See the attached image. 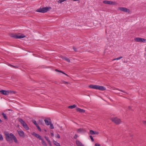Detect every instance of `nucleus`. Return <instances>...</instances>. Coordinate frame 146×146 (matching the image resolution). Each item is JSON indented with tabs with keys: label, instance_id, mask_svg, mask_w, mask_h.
I'll return each instance as SVG.
<instances>
[{
	"label": "nucleus",
	"instance_id": "14",
	"mask_svg": "<svg viewBox=\"0 0 146 146\" xmlns=\"http://www.w3.org/2000/svg\"><path fill=\"white\" fill-rule=\"evenodd\" d=\"M76 110L77 111H78L81 113H84L85 112V110H84L80 109L78 108H76Z\"/></svg>",
	"mask_w": 146,
	"mask_h": 146
},
{
	"label": "nucleus",
	"instance_id": "44",
	"mask_svg": "<svg viewBox=\"0 0 146 146\" xmlns=\"http://www.w3.org/2000/svg\"><path fill=\"white\" fill-rule=\"evenodd\" d=\"M11 67H13L15 68H16V66H13V65H11Z\"/></svg>",
	"mask_w": 146,
	"mask_h": 146
},
{
	"label": "nucleus",
	"instance_id": "7",
	"mask_svg": "<svg viewBox=\"0 0 146 146\" xmlns=\"http://www.w3.org/2000/svg\"><path fill=\"white\" fill-rule=\"evenodd\" d=\"M112 121L116 124H118L121 123V120L117 117H113L111 119Z\"/></svg>",
	"mask_w": 146,
	"mask_h": 146
},
{
	"label": "nucleus",
	"instance_id": "30",
	"mask_svg": "<svg viewBox=\"0 0 146 146\" xmlns=\"http://www.w3.org/2000/svg\"><path fill=\"white\" fill-rule=\"evenodd\" d=\"M33 122L34 123V124H35V125L36 126L37 125L38 126V124L36 122V121L35 120H33Z\"/></svg>",
	"mask_w": 146,
	"mask_h": 146
},
{
	"label": "nucleus",
	"instance_id": "23",
	"mask_svg": "<svg viewBox=\"0 0 146 146\" xmlns=\"http://www.w3.org/2000/svg\"><path fill=\"white\" fill-rule=\"evenodd\" d=\"M90 133L92 135H94V131L92 130H90Z\"/></svg>",
	"mask_w": 146,
	"mask_h": 146
},
{
	"label": "nucleus",
	"instance_id": "10",
	"mask_svg": "<svg viewBox=\"0 0 146 146\" xmlns=\"http://www.w3.org/2000/svg\"><path fill=\"white\" fill-rule=\"evenodd\" d=\"M44 121L45 124L47 125H49L51 123V119L50 118L45 119L44 120Z\"/></svg>",
	"mask_w": 146,
	"mask_h": 146
},
{
	"label": "nucleus",
	"instance_id": "17",
	"mask_svg": "<svg viewBox=\"0 0 146 146\" xmlns=\"http://www.w3.org/2000/svg\"><path fill=\"white\" fill-rule=\"evenodd\" d=\"M40 140H42V144L44 146H47V144L45 142V141H44V140L42 138H41V139Z\"/></svg>",
	"mask_w": 146,
	"mask_h": 146
},
{
	"label": "nucleus",
	"instance_id": "6",
	"mask_svg": "<svg viewBox=\"0 0 146 146\" xmlns=\"http://www.w3.org/2000/svg\"><path fill=\"white\" fill-rule=\"evenodd\" d=\"M103 3L105 4L113 5H116L117 4V3L113 1H103Z\"/></svg>",
	"mask_w": 146,
	"mask_h": 146
},
{
	"label": "nucleus",
	"instance_id": "33",
	"mask_svg": "<svg viewBox=\"0 0 146 146\" xmlns=\"http://www.w3.org/2000/svg\"><path fill=\"white\" fill-rule=\"evenodd\" d=\"M62 83H63L64 84H68L69 83L68 82H66V81H62Z\"/></svg>",
	"mask_w": 146,
	"mask_h": 146
},
{
	"label": "nucleus",
	"instance_id": "45",
	"mask_svg": "<svg viewBox=\"0 0 146 146\" xmlns=\"http://www.w3.org/2000/svg\"><path fill=\"white\" fill-rule=\"evenodd\" d=\"M36 127H37L38 129V128H39L40 127L38 125V126L37 125L36 126Z\"/></svg>",
	"mask_w": 146,
	"mask_h": 146
},
{
	"label": "nucleus",
	"instance_id": "34",
	"mask_svg": "<svg viewBox=\"0 0 146 146\" xmlns=\"http://www.w3.org/2000/svg\"><path fill=\"white\" fill-rule=\"evenodd\" d=\"M122 58H123V57L122 56H120L119 57H118L117 58H116V60H119V59Z\"/></svg>",
	"mask_w": 146,
	"mask_h": 146
},
{
	"label": "nucleus",
	"instance_id": "31",
	"mask_svg": "<svg viewBox=\"0 0 146 146\" xmlns=\"http://www.w3.org/2000/svg\"><path fill=\"white\" fill-rule=\"evenodd\" d=\"M55 137L58 138H60V135L59 134H57V135L55 136Z\"/></svg>",
	"mask_w": 146,
	"mask_h": 146
},
{
	"label": "nucleus",
	"instance_id": "21",
	"mask_svg": "<svg viewBox=\"0 0 146 146\" xmlns=\"http://www.w3.org/2000/svg\"><path fill=\"white\" fill-rule=\"evenodd\" d=\"M2 114L3 115V117H4L5 119H7V116L6 115V114H5L4 113H2Z\"/></svg>",
	"mask_w": 146,
	"mask_h": 146
},
{
	"label": "nucleus",
	"instance_id": "4",
	"mask_svg": "<svg viewBox=\"0 0 146 146\" xmlns=\"http://www.w3.org/2000/svg\"><path fill=\"white\" fill-rule=\"evenodd\" d=\"M10 36L11 37H13L15 38H24L25 36L23 34L20 35V34H11Z\"/></svg>",
	"mask_w": 146,
	"mask_h": 146
},
{
	"label": "nucleus",
	"instance_id": "16",
	"mask_svg": "<svg viewBox=\"0 0 146 146\" xmlns=\"http://www.w3.org/2000/svg\"><path fill=\"white\" fill-rule=\"evenodd\" d=\"M76 144L78 146H84L82 143L79 141H76Z\"/></svg>",
	"mask_w": 146,
	"mask_h": 146
},
{
	"label": "nucleus",
	"instance_id": "13",
	"mask_svg": "<svg viewBox=\"0 0 146 146\" xmlns=\"http://www.w3.org/2000/svg\"><path fill=\"white\" fill-rule=\"evenodd\" d=\"M32 134L34 136L38 138L39 139H41L42 138L41 136L38 134H37L35 132H33L32 133Z\"/></svg>",
	"mask_w": 146,
	"mask_h": 146
},
{
	"label": "nucleus",
	"instance_id": "25",
	"mask_svg": "<svg viewBox=\"0 0 146 146\" xmlns=\"http://www.w3.org/2000/svg\"><path fill=\"white\" fill-rule=\"evenodd\" d=\"M50 125V128L51 129H53L54 128V127L53 125L51 123L49 125Z\"/></svg>",
	"mask_w": 146,
	"mask_h": 146
},
{
	"label": "nucleus",
	"instance_id": "22",
	"mask_svg": "<svg viewBox=\"0 0 146 146\" xmlns=\"http://www.w3.org/2000/svg\"><path fill=\"white\" fill-rule=\"evenodd\" d=\"M54 143L55 145H56L57 146H61L60 144L56 141H54Z\"/></svg>",
	"mask_w": 146,
	"mask_h": 146
},
{
	"label": "nucleus",
	"instance_id": "5",
	"mask_svg": "<svg viewBox=\"0 0 146 146\" xmlns=\"http://www.w3.org/2000/svg\"><path fill=\"white\" fill-rule=\"evenodd\" d=\"M18 120L21 123L23 127L25 129L27 130L29 129V127L26 124L25 122L23 121L22 119L19 118L18 119Z\"/></svg>",
	"mask_w": 146,
	"mask_h": 146
},
{
	"label": "nucleus",
	"instance_id": "43",
	"mask_svg": "<svg viewBox=\"0 0 146 146\" xmlns=\"http://www.w3.org/2000/svg\"><path fill=\"white\" fill-rule=\"evenodd\" d=\"M11 67H13L15 68H16V66H13V65H11Z\"/></svg>",
	"mask_w": 146,
	"mask_h": 146
},
{
	"label": "nucleus",
	"instance_id": "49",
	"mask_svg": "<svg viewBox=\"0 0 146 146\" xmlns=\"http://www.w3.org/2000/svg\"><path fill=\"white\" fill-rule=\"evenodd\" d=\"M44 130V131H46V130L45 129Z\"/></svg>",
	"mask_w": 146,
	"mask_h": 146
},
{
	"label": "nucleus",
	"instance_id": "38",
	"mask_svg": "<svg viewBox=\"0 0 146 146\" xmlns=\"http://www.w3.org/2000/svg\"><path fill=\"white\" fill-rule=\"evenodd\" d=\"M143 123L145 125H146V121H143Z\"/></svg>",
	"mask_w": 146,
	"mask_h": 146
},
{
	"label": "nucleus",
	"instance_id": "41",
	"mask_svg": "<svg viewBox=\"0 0 146 146\" xmlns=\"http://www.w3.org/2000/svg\"><path fill=\"white\" fill-rule=\"evenodd\" d=\"M48 143H49V145L50 146H52L51 143L50 142H50Z\"/></svg>",
	"mask_w": 146,
	"mask_h": 146
},
{
	"label": "nucleus",
	"instance_id": "18",
	"mask_svg": "<svg viewBox=\"0 0 146 146\" xmlns=\"http://www.w3.org/2000/svg\"><path fill=\"white\" fill-rule=\"evenodd\" d=\"M62 58L63 59H64L65 60H66V61H67L68 62H70V60L68 58H67L63 57Z\"/></svg>",
	"mask_w": 146,
	"mask_h": 146
},
{
	"label": "nucleus",
	"instance_id": "42",
	"mask_svg": "<svg viewBox=\"0 0 146 146\" xmlns=\"http://www.w3.org/2000/svg\"><path fill=\"white\" fill-rule=\"evenodd\" d=\"M38 130H39V131H41V129H40V127H39V128H38Z\"/></svg>",
	"mask_w": 146,
	"mask_h": 146
},
{
	"label": "nucleus",
	"instance_id": "36",
	"mask_svg": "<svg viewBox=\"0 0 146 146\" xmlns=\"http://www.w3.org/2000/svg\"><path fill=\"white\" fill-rule=\"evenodd\" d=\"M95 146H101V145L100 144L96 143L95 144Z\"/></svg>",
	"mask_w": 146,
	"mask_h": 146
},
{
	"label": "nucleus",
	"instance_id": "47",
	"mask_svg": "<svg viewBox=\"0 0 146 146\" xmlns=\"http://www.w3.org/2000/svg\"><path fill=\"white\" fill-rule=\"evenodd\" d=\"M131 108V107H129V109H130Z\"/></svg>",
	"mask_w": 146,
	"mask_h": 146
},
{
	"label": "nucleus",
	"instance_id": "29",
	"mask_svg": "<svg viewBox=\"0 0 146 146\" xmlns=\"http://www.w3.org/2000/svg\"><path fill=\"white\" fill-rule=\"evenodd\" d=\"M113 89V90H119V91H121V92H124V93H126V92H125L124 91H123V90H119L118 89L116 88H114Z\"/></svg>",
	"mask_w": 146,
	"mask_h": 146
},
{
	"label": "nucleus",
	"instance_id": "20",
	"mask_svg": "<svg viewBox=\"0 0 146 146\" xmlns=\"http://www.w3.org/2000/svg\"><path fill=\"white\" fill-rule=\"evenodd\" d=\"M55 71H57V72H60L62 73L63 74L66 75V76H68V75L67 74H66L65 73H64V72H62V71H61L58 70L57 69H56L55 70Z\"/></svg>",
	"mask_w": 146,
	"mask_h": 146
},
{
	"label": "nucleus",
	"instance_id": "48",
	"mask_svg": "<svg viewBox=\"0 0 146 146\" xmlns=\"http://www.w3.org/2000/svg\"><path fill=\"white\" fill-rule=\"evenodd\" d=\"M2 122V121L0 119V123H1Z\"/></svg>",
	"mask_w": 146,
	"mask_h": 146
},
{
	"label": "nucleus",
	"instance_id": "19",
	"mask_svg": "<svg viewBox=\"0 0 146 146\" xmlns=\"http://www.w3.org/2000/svg\"><path fill=\"white\" fill-rule=\"evenodd\" d=\"M76 106L75 105H74L72 106H70L68 107V108L70 109H73L75 108L76 107Z\"/></svg>",
	"mask_w": 146,
	"mask_h": 146
},
{
	"label": "nucleus",
	"instance_id": "28",
	"mask_svg": "<svg viewBox=\"0 0 146 146\" xmlns=\"http://www.w3.org/2000/svg\"><path fill=\"white\" fill-rule=\"evenodd\" d=\"M146 42V39L142 38V40H141V42Z\"/></svg>",
	"mask_w": 146,
	"mask_h": 146
},
{
	"label": "nucleus",
	"instance_id": "8",
	"mask_svg": "<svg viewBox=\"0 0 146 146\" xmlns=\"http://www.w3.org/2000/svg\"><path fill=\"white\" fill-rule=\"evenodd\" d=\"M118 9L120 10L125 12L129 13L130 12V11L129 9L125 7H119Z\"/></svg>",
	"mask_w": 146,
	"mask_h": 146
},
{
	"label": "nucleus",
	"instance_id": "11",
	"mask_svg": "<svg viewBox=\"0 0 146 146\" xmlns=\"http://www.w3.org/2000/svg\"><path fill=\"white\" fill-rule=\"evenodd\" d=\"M10 91H6L4 90H0V93L3 95H7L9 93Z\"/></svg>",
	"mask_w": 146,
	"mask_h": 146
},
{
	"label": "nucleus",
	"instance_id": "3",
	"mask_svg": "<svg viewBox=\"0 0 146 146\" xmlns=\"http://www.w3.org/2000/svg\"><path fill=\"white\" fill-rule=\"evenodd\" d=\"M51 9V8L50 7H46L38 9L36 10V11L38 12L45 13L48 11L50 9Z\"/></svg>",
	"mask_w": 146,
	"mask_h": 146
},
{
	"label": "nucleus",
	"instance_id": "1",
	"mask_svg": "<svg viewBox=\"0 0 146 146\" xmlns=\"http://www.w3.org/2000/svg\"><path fill=\"white\" fill-rule=\"evenodd\" d=\"M4 133L6 141L9 143H12L13 142V140L15 143H19L17 139L13 133H9L8 131H5L4 132Z\"/></svg>",
	"mask_w": 146,
	"mask_h": 146
},
{
	"label": "nucleus",
	"instance_id": "39",
	"mask_svg": "<svg viewBox=\"0 0 146 146\" xmlns=\"http://www.w3.org/2000/svg\"><path fill=\"white\" fill-rule=\"evenodd\" d=\"M77 135L76 134H75L74 135V137L75 138H76L77 137Z\"/></svg>",
	"mask_w": 146,
	"mask_h": 146
},
{
	"label": "nucleus",
	"instance_id": "27",
	"mask_svg": "<svg viewBox=\"0 0 146 146\" xmlns=\"http://www.w3.org/2000/svg\"><path fill=\"white\" fill-rule=\"evenodd\" d=\"M45 138L46 139L48 143L50 142V141L49 139L48 138V137H47L46 136L45 137Z\"/></svg>",
	"mask_w": 146,
	"mask_h": 146
},
{
	"label": "nucleus",
	"instance_id": "35",
	"mask_svg": "<svg viewBox=\"0 0 146 146\" xmlns=\"http://www.w3.org/2000/svg\"><path fill=\"white\" fill-rule=\"evenodd\" d=\"M73 49L74 50V51L76 52L77 51V49L75 48L74 47H73Z\"/></svg>",
	"mask_w": 146,
	"mask_h": 146
},
{
	"label": "nucleus",
	"instance_id": "50",
	"mask_svg": "<svg viewBox=\"0 0 146 146\" xmlns=\"http://www.w3.org/2000/svg\"><path fill=\"white\" fill-rule=\"evenodd\" d=\"M115 93H118L117 92H115Z\"/></svg>",
	"mask_w": 146,
	"mask_h": 146
},
{
	"label": "nucleus",
	"instance_id": "12",
	"mask_svg": "<svg viewBox=\"0 0 146 146\" xmlns=\"http://www.w3.org/2000/svg\"><path fill=\"white\" fill-rule=\"evenodd\" d=\"M18 134L20 137H24L25 135L24 132L22 130L17 131Z\"/></svg>",
	"mask_w": 146,
	"mask_h": 146
},
{
	"label": "nucleus",
	"instance_id": "40",
	"mask_svg": "<svg viewBox=\"0 0 146 146\" xmlns=\"http://www.w3.org/2000/svg\"><path fill=\"white\" fill-rule=\"evenodd\" d=\"M50 134H51V135L52 136V137L54 136V133H53L51 132L50 133Z\"/></svg>",
	"mask_w": 146,
	"mask_h": 146
},
{
	"label": "nucleus",
	"instance_id": "15",
	"mask_svg": "<svg viewBox=\"0 0 146 146\" xmlns=\"http://www.w3.org/2000/svg\"><path fill=\"white\" fill-rule=\"evenodd\" d=\"M142 40V38L139 37H137L135 38L134 39V40L137 42H141V40Z\"/></svg>",
	"mask_w": 146,
	"mask_h": 146
},
{
	"label": "nucleus",
	"instance_id": "32",
	"mask_svg": "<svg viewBox=\"0 0 146 146\" xmlns=\"http://www.w3.org/2000/svg\"><path fill=\"white\" fill-rule=\"evenodd\" d=\"M90 139L92 140V141L93 142L94 141V138H93L92 136L91 135H90Z\"/></svg>",
	"mask_w": 146,
	"mask_h": 146
},
{
	"label": "nucleus",
	"instance_id": "37",
	"mask_svg": "<svg viewBox=\"0 0 146 146\" xmlns=\"http://www.w3.org/2000/svg\"><path fill=\"white\" fill-rule=\"evenodd\" d=\"M99 132L97 131H94V134L98 135L99 134Z\"/></svg>",
	"mask_w": 146,
	"mask_h": 146
},
{
	"label": "nucleus",
	"instance_id": "2",
	"mask_svg": "<svg viewBox=\"0 0 146 146\" xmlns=\"http://www.w3.org/2000/svg\"><path fill=\"white\" fill-rule=\"evenodd\" d=\"M89 87L91 88L99 90H106L105 87L97 85H91L89 86Z\"/></svg>",
	"mask_w": 146,
	"mask_h": 146
},
{
	"label": "nucleus",
	"instance_id": "24",
	"mask_svg": "<svg viewBox=\"0 0 146 146\" xmlns=\"http://www.w3.org/2000/svg\"><path fill=\"white\" fill-rule=\"evenodd\" d=\"M66 0H59L58 1V3H61L62 2H64V1H66Z\"/></svg>",
	"mask_w": 146,
	"mask_h": 146
},
{
	"label": "nucleus",
	"instance_id": "26",
	"mask_svg": "<svg viewBox=\"0 0 146 146\" xmlns=\"http://www.w3.org/2000/svg\"><path fill=\"white\" fill-rule=\"evenodd\" d=\"M3 138L1 134H0V141H3Z\"/></svg>",
	"mask_w": 146,
	"mask_h": 146
},
{
	"label": "nucleus",
	"instance_id": "9",
	"mask_svg": "<svg viewBox=\"0 0 146 146\" xmlns=\"http://www.w3.org/2000/svg\"><path fill=\"white\" fill-rule=\"evenodd\" d=\"M77 132L79 133H83L86 132V130L83 128H80L78 129L77 130Z\"/></svg>",
	"mask_w": 146,
	"mask_h": 146
},
{
	"label": "nucleus",
	"instance_id": "46",
	"mask_svg": "<svg viewBox=\"0 0 146 146\" xmlns=\"http://www.w3.org/2000/svg\"><path fill=\"white\" fill-rule=\"evenodd\" d=\"M116 60V58H115L113 59L112 60V61H114V60Z\"/></svg>",
	"mask_w": 146,
	"mask_h": 146
}]
</instances>
